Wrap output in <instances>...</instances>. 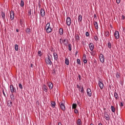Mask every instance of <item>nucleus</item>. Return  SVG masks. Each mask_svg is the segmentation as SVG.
<instances>
[{"label":"nucleus","mask_w":125,"mask_h":125,"mask_svg":"<svg viewBox=\"0 0 125 125\" xmlns=\"http://www.w3.org/2000/svg\"><path fill=\"white\" fill-rule=\"evenodd\" d=\"M107 46H108V48H111L112 47V44H111V42H108L107 43Z\"/></svg>","instance_id":"obj_30"},{"label":"nucleus","mask_w":125,"mask_h":125,"mask_svg":"<svg viewBox=\"0 0 125 125\" xmlns=\"http://www.w3.org/2000/svg\"><path fill=\"white\" fill-rule=\"evenodd\" d=\"M63 102H65L64 101H63Z\"/></svg>","instance_id":"obj_64"},{"label":"nucleus","mask_w":125,"mask_h":125,"mask_svg":"<svg viewBox=\"0 0 125 125\" xmlns=\"http://www.w3.org/2000/svg\"><path fill=\"white\" fill-rule=\"evenodd\" d=\"M49 89L51 90L53 88V84L51 82H48L47 83Z\"/></svg>","instance_id":"obj_8"},{"label":"nucleus","mask_w":125,"mask_h":125,"mask_svg":"<svg viewBox=\"0 0 125 125\" xmlns=\"http://www.w3.org/2000/svg\"><path fill=\"white\" fill-rule=\"evenodd\" d=\"M100 61L102 63H104V61H105V59L104 58V56L102 54H100L99 56Z\"/></svg>","instance_id":"obj_4"},{"label":"nucleus","mask_w":125,"mask_h":125,"mask_svg":"<svg viewBox=\"0 0 125 125\" xmlns=\"http://www.w3.org/2000/svg\"><path fill=\"white\" fill-rule=\"evenodd\" d=\"M63 42H66V40H65V39L63 40Z\"/></svg>","instance_id":"obj_58"},{"label":"nucleus","mask_w":125,"mask_h":125,"mask_svg":"<svg viewBox=\"0 0 125 125\" xmlns=\"http://www.w3.org/2000/svg\"><path fill=\"white\" fill-rule=\"evenodd\" d=\"M53 71V73H55V69H54Z\"/></svg>","instance_id":"obj_59"},{"label":"nucleus","mask_w":125,"mask_h":125,"mask_svg":"<svg viewBox=\"0 0 125 125\" xmlns=\"http://www.w3.org/2000/svg\"><path fill=\"white\" fill-rule=\"evenodd\" d=\"M77 64H78L79 65H81V60L77 59Z\"/></svg>","instance_id":"obj_38"},{"label":"nucleus","mask_w":125,"mask_h":125,"mask_svg":"<svg viewBox=\"0 0 125 125\" xmlns=\"http://www.w3.org/2000/svg\"><path fill=\"white\" fill-rule=\"evenodd\" d=\"M65 63L66 65H69V64H70V61H69V59L66 58L65 60Z\"/></svg>","instance_id":"obj_23"},{"label":"nucleus","mask_w":125,"mask_h":125,"mask_svg":"<svg viewBox=\"0 0 125 125\" xmlns=\"http://www.w3.org/2000/svg\"><path fill=\"white\" fill-rule=\"evenodd\" d=\"M50 27V23H47L46 24V26H45V29L46 30V29H48V28H49Z\"/></svg>","instance_id":"obj_29"},{"label":"nucleus","mask_w":125,"mask_h":125,"mask_svg":"<svg viewBox=\"0 0 125 125\" xmlns=\"http://www.w3.org/2000/svg\"><path fill=\"white\" fill-rule=\"evenodd\" d=\"M51 58H50V56H48L47 58L45 59V61L46 64L47 65H52V62H51Z\"/></svg>","instance_id":"obj_1"},{"label":"nucleus","mask_w":125,"mask_h":125,"mask_svg":"<svg viewBox=\"0 0 125 125\" xmlns=\"http://www.w3.org/2000/svg\"><path fill=\"white\" fill-rule=\"evenodd\" d=\"M31 67H33V64H31Z\"/></svg>","instance_id":"obj_61"},{"label":"nucleus","mask_w":125,"mask_h":125,"mask_svg":"<svg viewBox=\"0 0 125 125\" xmlns=\"http://www.w3.org/2000/svg\"><path fill=\"white\" fill-rule=\"evenodd\" d=\"M16 32H17V33H18V32H19V29H16Z\"/></svg>","instance_id":"obj_56"},{"label":"nucleus","mask_w":125,"mask_h":125,"mask_svg":"<svg viewBox=\"0 0 125 125\" xmlns=\"http://www.w3.org/2000/svg\"><path fill=\"white\" fill-rule=\"evenodd\" d=\"M76 108H77V104H72V108L73 109H76Z\"/></svg>","instance_id":"obj_36"},{"label":"nucleus","mask_w":125,"mask_h":125,"mask_svg":"<svg viewBox=\"0 0 125 125\" xmlns=\"http://www.w3.org/2000/svg\"><path fill=\"white\" fill-rule=\"evenodd\" d=\"M19 87H20V88H21V89H23V86L22 85L21 83H19Z\"/></svg>","instance_id":"obj_39"},{"label":"nucleus","mask_w":125,"mask_h":125,"mask_svg":"<svg viewBox=\"0 0 125 125\" xmlns=\"http://www.w3.org/2000/svg\"><path fill=\"white\" fill-rule=\"evenodd\" d=\"M12 101H8L7 102V105L8 106V107H12Z\"/></svg>","instance_id":"obj_17"},{"label":"nucleus","mask_w":125,"mask_h":125,"mask_svg":"<svg viewBox=\"0 0 125 125\" xmlns=\"http://www.w3.org/2000/svg\"><path fill=\"white\" fill-rule=\"evenodd\" d=\"M94 25L96 29H98V24L97 23V22L96 21L94 22Z\"/></svg>","instance_id":"obj_25"},{"label":"nucleus","mask_w":125,"mask_h":125,"mask_svg":"<svg viewBox=\"0 0 125 125\" xmlns=\"http://www.w3.org/2000/svg\"><path fill=\"white\" fill-rule=\"evenodd\" d=\"M81 92H83V87H82L81 88Z\"/></svg>","instance_id":"obj_49"},{"label":"nucleus","mask_w":125,"mask_h":125,"mask_svg":"<svg viewBox=\"0 0 125 125\" xmlns=\"http://www.w3.org/2000/svg\"><path fill=\"white\" fill-rule=\"evenodd\" d=\"M10 16V19H11L12 20H13V19H14V12H13V11H11Z\"/></svg>","instance_id":"obj_13"},{"label":"nucleus","mask_w":125,"mask_h":125,"mask_svg":"<svg viewBox=\"0 0 125 125\" xmlns=\"http://www.w3.org/2000/svg\"><path fill=\"white\" fill-rule=\"evenodd\" d=\"M25 31L26 32L27 34H28V35L31 34V29H30V28H26Z\"/></svg>","instance_id":"obj_21"},{"label":"nucleus","mask_w":125,"mask_h":125,"mask_svg":"<svg viewBox=\"0 0 125 125\" xmlns=\"http://www.w3.org/2000/svg\"><path fill=\"white\" fill-rule=\"evenodd\" d=\"M58 125H62L61 122H59Z\"/></svg>","instance_id":"obj_54"},{"label":"nucleus","mask_w":125,"mask_h":125,"mask_svg":"<svg viewBox=\"0 0 125 125\" xmlns=\"http://www.w3.org/2000/svg\"><path fill=\"white\" fill-rule=\"evenodd\" d=\"M60 42L61 44H62L63 43V40H62V39H60Z\"/></svg>","instance_id":"obj_48"},{"label":"nucleus","mask_w":125,"mask_h":125,"mask_svg":"<svg viewBox=\"0 0 125 125\" xmlns=\"http://www.w3.org/2000/svg\"><path fill=\"white\" fill-rule=\"evenodd\" d=\"M85 36L86 37H88V36H89V33H88V32H86L85 33Z\"/></svg>","instance_id":"obj_44"},{"label":"nucleus","mask_w":125,"mask_h":125,"mask_svg":"<svg viewBox=\"0 0 125 125\" xmlns=\"http://www.w3.org/2000/svg\"><path fill=\"white\" fill-rule=\"evenodd\" d=\"M114 97L115 99L117 100L119 98V95H118V93L117 92L114 93Z\"/></svg>","instance_id":"obj_26"},{"label":"nucleus","mask_w":125,"mask_h":125,"mask_svg":"<svg viewBox=\"0 0 125 125\" xmlns=\"http://www.w3.org/2000/svg\"><path fill=\"white\" fill-rule=\"evenodd\" d=\"M77 86L78 88H79V84H77Z\"/></svg>","instance_id":"obj_60"},{"label":"nucleus","mask_w":125,"mask_h":125,"mask_svg":"<svg viewBox=\"0 0 125 125\" xmlns=\"http://www.w3.org/2000/svg\"><path fill=\"white\" fill-rule=\"evenodd\" d=\"M60 106L61 109L62 111H65V110H66V107H65V104H64L63 101H62V103H60Z\"/></svg>","instance_id":"obj_3"},{"label":"nucleus","mask_w":125,"mask_h":125,"mask_svg":"<svg viewBox=\"0 0 125 125\" xmlns=\"http://www.w3.org/2000/svg\"><path fill=\"white\" fill-rule=\"evenodd\" d=\"M46 33H51V31H52V29L51 28V27H48L46 29Z\"/></svg>","instance_id":"obj_20"},{"label":"nucleus","mask_w":125,"mask_h":125,"mask_svg":"<svg viewBox=\"0 0 125 125\" xmlns=\"http://www.w3.org/2000/svg\"><path fill=\"white\" fill-rule=\"evenodd\" d=\"M110 27H111V28H112V25H110Z\"/></svg>","instance_id":"obj_63"},{"label":"nucleus","mask_w":125,"mask_h":125,"mask_svg":"<svg viewBox=\"0 0 125 125\" xmlns=\"http://www.w3.org/2000/svg\"><path fill=\"white\" fill-rule=\"evenodd\" d=\"M104 118L106 121H109L110 120V116L108 114L107 112H104Z\"/></svg>","instance_id":"obj_2"},{"label":"nucleus","mask_w":125,"mask_h":125,"mask_svg":"<svg viewBox=\"0 0 125 125\" xmlns=\"http://www.w3.org/2000/svg\"><path fill=\"white\" fill-rule=\"evenodd\" d=\"M43 90H44L45 92H47V86H46L45 84L43 85Z\"/></svg>","instance_id":"obj_19"},{"label":"nucleus","mask_w":125,"mask_h":125,"mask_svg":"<svg viewBox=\"0 0 125 125\" xmlns=\"http://www.w3.org/2000/svg\"><path fill=\"white\" fill-rule=\"evenodd\" d=\"M90 125H94L93 124H91Z\"/></svg>","instance_id":"obj_62"},{"label":"nucleus","mask_w":125,"mask_h":125,"mask_svg":"<svg viewBox=\"0 0 125 125\" xmlns=\"http://www.w3.org/2000/svg\"><path fill=\"white\" fill-rule=\"evenodd\" d=\"M122 19H123V20H125V16L122 15Z\"/></svg>","instance_id":"obj_53"},{"label":"nucleus","mask_w":125,"mask_h":125,"mask_svg":"<svg viewBox=\"0 0 125 125\" xmlns=\"http://www.w3.org/2000/svg\"><path fill=\"white\" fill-rule=\"evenodd\" d=\"M10 88L11 92H12V93H14V92L16 93V88H15L14 86H13V85H10Z\"/></svg>","instance_id":"obj_6"},{"label":"nucleus","mask_w":125,"mask_h":125,"mask_svg":"<svg viewBox=\"0 0 125 125\" xmlns=\"http://www.w3.org/2000/svg\"><path fill=\"white\" fill-rule=\"evenodd\" d=\"M32 11L31 10V9L29 10L28 12V16H31V15H32Z\"/></svg>","instance_id":"obj_35"},{"label":"nucleus","mask_w":125,"mask_h":125,"mask_svg":"<svg viewBox=\"0 0 125 125\" xmlns=\"http://www.w3.org/2000/svg\"><path fill=\"white\" fill-rule=\"evenodd\" d=\"M78 22H82L83 20V16L82 15H79L78 18Z\"/></svg>","instance_id":"obj_15"},{"label":"nucleus","mask_w":125,"mask_h":125,"mask_svg":"<svg viewBox=\"0 0 125 125\" xmlns=\"http://www.w3.org/2000/svg\"><path fill=\"white\" fill-rule=\"evenodd\" d=\"M10 98L11 99V101H12V102H14L15 98H14V95L13 94H11L10 95Z\"/></svg>","instance_id":"obj_16"},{"label":"nucleus","mask_w":125,"mask_h":125,"mask_svg":"<svg viewBox=\"0 0 125 125\" xmlns=\"http://www.w3.org/2000/svg\"><path fill=\"white\" fill-rule=\"evenodd\" d=\"M89 47L90 48V50L92 51V50H93V49H94V45L93 44V43H90L89 44Z\"/></svg>","instance_id":"obj_11"},{"label":"nucleus","mask_w":125,"mask_h":125,"mask_svg":"<svg viewBox=\"0 0 125 125\" xmlns=\"http://www.w3.org/2000/svg\"><path fill=\"white\" fill-rule=\"evenodd\" d=\"M114 36L116 40H118V39L120 38V33H119V31H116L114 33Z\"/></svg>","instance_id":"obj_9"},{"label":"nucleus","mask_w":125,"mask_h":125,"mask_svg":"<svg viewBox=\"0 0 125 125\" xmlns=\"http://www.w3.org/2000/svg\"><path fill=\"white\" fill-rule=\"evenodd\" d=\"M51 106H52V107H53V108L55 107V105H56L55 102H51Z\"/></svg>","instance_id":"obj_24"},{"label":"nucleus","mask_w":125,"mask_h":125,"mask_svg":"<svg viewBox=\"0 0 125 125\" xmlns=\"http://www.w3.org/2000/svg\"><path fill=\"white\" fill-rule=\"evenodd\" d=\"M78 53H79V51H76V53H75L76 55H77V54H78Z\"/></svg>","instance_id":"obj_55"},{"label":"nucleus","mask_w":125,"mask_h":125,"mask_svg":"<svg viewBox=\"0 0 125 125\" xmlns=\"http://www.w3.org/2000/svg\"><path fill=\"white\" fill-rule=\"evenodd\" d=\"M59 33H60V35H61V36H62V35H63L64 34V31H63V28H60Z\"/></svg>","instance_id":"obj_18"},{"label":"nucleus","mask_w":125,"mask_h":125,"mask_svg":"<svg viewBox=\"0 0 125 125\" xmlns=\"http://www.w3.org/2000/svg\"><path fill=\"white\" fill-rule=\"evenodd\" d=\"M40 13L41 16H42V17H43L44 15H45V11H44V10L43 9H41L40 11Z\"/></svg>","instance_id":"obj_12"},{"label":"nucleus","mask_w":125,"mask_h":125,"mask_svg":"<svg viewBox=\"0 0 125 125\" xmlns=\"http://www.w3.org/2000/svg\"><path fill=\"white\" fill-rule=\"evenodd\" d=\"M78 109H75L74 110V113H75V114H78Z\"/></svg>","instance_id":"obj_45"},{"label":"nucleus","mask_w":125,"mask_h":125,"mask_svg":"<svg viewBox=\"0 0 125 125\" xmlns=\"http://www.w3.org/2000/svg\"><path fill=\"white\" fill-rule=\"evenodd\" d=\"M116 76L117 79H120V73H119V72H117L116 73Z\"/></svg>","instance_id":"obj_34"},{"label":"nucleus","mask_w":125,"mask_h":125,"mask_svg":"<svg viewBox=\"0 0 125 125\" xmlns=\"http://www.w3.org/2000/svg\"><path fill=\"white\" fill-rule=\"evenodd\" d=\"M87 94L89 97H91V95H92V94L91 93V90L90 88H88L87 89Z\"/></svg>","instance_id":"obj_10"},{"label":"nucleus","mask_w":125,"mask_h":125,"mask_svg":"<svg viewBox=\"0 0 125 125\" xmlns=\"http://www.w3.org/2000/svg\"><path fill=\"white\" fill-rule=\"evenodd\" d=\"M2 93L5 97H6V96L5 95V93H4V90H2Z\"/></svg>","instance_id":"obj_46"},{"label":"nucleus","mask_w":125,"mask_h":125,"mask_svg":"<svg viewBox=\"0 0 125 125\" xmlns=\"http://www.w3.org/2000/svg\"><path fill=\"white\" fill-rule=\"evenodd\" d=\"M68 50L69 51H71L72 50V44L69 43L68 44Z\"/></svg>","instance_id":"obj_28"},{"label":"nucleus","mask_w":125,"mask_h":125,"mask_svg":"<svg viewBox=\"0 0 125 125\" xmlns=\"http://www.w3.org/2000/svg\"><path fill=\"white\" fill-rule=\"evenodd\" d=\"M105 37H106V38H107V37H109V32L108 31L105 32Z\"/></svg>","instance_id":"obj_31"},{"label":"nucleus","mask_w":125,"mask_h":125,"mask_svg":"<svg viewBox=\"0 0 125 125\" xmlns=\"http://www.w3.org/2000/svg\"><path fill=\"white\" fill-rule=\"evenodd\" d=\"M15 49L16 50V51H18V45H17V44H15Z\"/></svg>","instance_id":"obj_32"},{"label":"nucleus","mask_w":125,"mask_h":125,"mask_svg":"<svg viewBox=\"0 0 125 125\" xmlns=\"http://www.w3.org/2000/svg\"><path fill=\"white\" fill-rule=\"evenodd\" d=\"M77 125H82V121L81 120V119H79L77 120Z\"/></svg>","instance_id":"obj_27"},{"label":"nucleus","mask_w":125,"mask_h":125,"mask_svg":"<svg viewBox=\"0 0 125 125\" xmlns=\"http://www.w3.org/2000/svg\"><path fill=\"white\" fill-rule=\"evenodd\" d=\"M38 54L39 56H42V51H39L38 52Z\"/></svg>","instance_id":"obj_41"},{"label":"nucleus","mask_w":125,"mask_h":125,"mask_svg":"<svg viewBox=\"0 0 125 125\" xmlns=\"http://www.w3.org/2000/svg\"><path fill=\"white\" fill-rule=\"evenodd\" d=\"M98 85L101 89H103L104 87V84H103L102 82H100V81H99Z\"/></svg>","instance_id":"obj_7"},{"label":"nucleus","mask_w":125,"mask_h":125,"mask_svg":"<svg viewBox=\"0 0 125 125\" xmlns=\"http://www.w3.org/2000/svg\"><path fill=\"white\" fill-rule=\"evenodd\" d=\"M53 56H54V58L56 61H57L58 60V55H57V53H53Z\"/></svg>","instance_id":"obj_14"},{"label":"nucleus","mask_w":125,"mask_h":125,"mask_svg":"<svg viewBox=\"0 0 125 125\" xmlns=\"http://www.w3.org/2000/svg\"><path fill=\"white\" fill-rule=\"evenodd\" d=\"M116 2L118 3V4H119V3L121 2V0H116Z\"/></svg>","instance_id":"obj_47"},{"label":"nucleus","mask_w":125,"mask_h":125,"mask_svg":"<svg viewBox=\"0 0 125 125\" xmlns=\"http://www.w3.org/2000/svg\"><path fill=\"white\" fill-rule=\"evenodd\" d=\"M21 7H23V6H24V1L22 0L21 1Z\"/></svg>","instance_id":"obj_33"},{"label":"nucleus","mask_w":125,"mask_h":125,"mask_svg":"<svg viewBox=\"0 0 125 125\" xmlns=\"http://www.w3.org/2000/svg\"><path fill=\"white\" fill-rule=\"evenodd\" d=\"M83 58H84V59H85V58H86V56L85 55V54H83Z\"/></svg>","instance_id":"obj_52"},{"label":"nucleus","mask_w":125,"mask_h":125,"mask_svg":"<svg viewBox=\"0 0 125 125\" xmlns=\"http://www.w3.org/2000/svg\"><path fill=\"white\" fill-rule=\"evenodd\" d=\"M71 23H72V21L71 20V18L70 17H68L66 18V24L67 26H71Z\"/></svg>","instance_id":"obj_5"},{"label":"nucleus","mask_w":125,"mask_h":125,"mask_svg":"<svg viewBox=\"0 0 125 125\" xmlns=\"http://www.w3.org/2000/svg\"><path fill=\"white\" fill-rule=\"evenodd\" d=\"M1 16L3 20H5V13L3 12H1Z\"/></svg>","instance_id":"obj_22"},{"label":"nucleus","mask_w":125,"mask_h":125,"mask_svg":"<svg viewBox=\"0 0 125 125\" xmlns=\"http://www.w3.org/2000/svg\"><path fill=\"white\" fill-rule=\"evenodd\" d=\"M120 106H121V107H123V106H124V104H123V102H121V103H120Z\"/></svg>","instance_id":"obj_51"},{"label":"nucleus","mask_w":125,"mask_h":125,"mask_svg":"<svg viewBox=\"0 0 125 125\" xmlns=\"http://www.w3.org/2000/svg\"><path fill=\"white\" fill-rule=\"evenodd\" d=\"M94 18H96V14H95V15H94Z\"/></svg>","instance_id":"obj_57"},{"label":"nucleus","mask_w":125,"mask_h":125,"mask_svg":"<svg viewBox=\"0 0 125 125\" xmlns=\"http://www.w3.org/2000/svg\"><path fill=\"white\" fill-rule=\"evenodd\" d=\"M111 108L112 112H113V113H115V107H114V106H111Z\"/></svg>","instance_id":"obj_37"},{"label":"nucleus","mask_w":125,"mask_h":125,"mask_svg":"<svg viewBox=\"0 0 125 125\" xmlns=\"http://www.w3.org/2000/svg\"><path fill=\"white\" fill-rule=\"evenodd\" d=\"M78 78L79 79V81H81V75L80 74L78 75Z\"/></svg>","instance_id":"obj_50"},{"label":"nucleus","mask_w":125,"mask_h":125,"mask_svg":"<svg viewBox=\"0 0 125 125\" xmlns=\"http://www.w3.org/2000/svg\"><path fill=\"white\" fill-rule=\"evenodd\" d=\"M94 40L96 41V42H97L98 41V37L97 36H95Z\"/></svg>","instance_id":"obj_42"},{"label":"nucleus","mask_w":125,"mask_h":125,"mask_svg":"<svg viewBox=\"0 0 125 125\" xmlns=\"http://www.w3.org/2000/svg\"><path fill=\"white\" fill-rule=\"evenodd\" d=\"M75 40H77L78 41H80V36L76 35L75 36Z\"/></svg>","instance_id":"obj_40"},{"label":"nucleus","mask_w":125,"mask_h":125,"mask_svg":"<svg viewBox=\"0 0 125 125\" xmlns=\"http://www.w3.org/2000/svg\"><path fill=\"white\" fill-rule=\"evenodd\" d=\"M83 61L84 64H86V63H87V60H85V59H84V60H83Z\"/></svg>","instance_id":"obj_43"}]
</instances>
